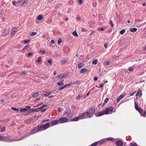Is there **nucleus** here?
I'll list each match as a JSON object with an SVG mask.
<instances>
[{"label": "nucleus", "instance_id": "18", "mask_svg": "<svg viewBox=\"0 0 146 146\" xmlns=\"http://www.w3.org/2000/svg\"><path fill=\"white\" fill-rule=\"evenodd\" d=\"M39 95V93L38 92H36V93H33L32 95L33 97L34 98L36 97H37Z\"/></svg>", "mask_w": 146, "mask_h": 146}, {"label": "nucleus", "instance_id": "10", "mask_svg": "<svg viewBox=\"0 0 146 146\" xmlns=\"http://www.w3.org/2000/svg\"><path fill=\"white\" fill-rule=\"evenodd\" d=\"M37 131L38 132L44 130L41 125L38 126L37 127Z\"/></svg>", "mask_w": 146, "mask_h": 146}, {"label": "nucleus", "instance_id": "51", "mask_svg": "<svg viewBox=\"0 0 146 146\" xmlns=\"http://www.w3.org/2000/svg\"><path fill=\"white\" fill-rule=\"evenodd\" d=\"M96 32H95L94 31H92L91 33L90 34V36H92L94 33H95Z\"/></svg>", "mask_w": 146, "mask_h": 146}, {"label": "nucleus", "instance_id": "25", "mask_svg": "<svg viewBox=\"0 0 146 146\" xmlns=\"http://www.w3.org/2000/svg\"><path fill=\"white\" fill-rule=\"evenodd\" d=\"M36 32H32L31 33V34H30L29 35L31 36H33L35 35H36Z\"/></svg>", "mask_w": 146, "mask_h": 146}, {"label": "nucleus", "instance_id": "17", "mask_svg": "<svg viewBox=\"0 0 146 146\" xmlns=\"http://www.w3.org/2000/svg\"><path fill=\"white\" fill-rule=\"evenodd\" d=\"M20 108H14V107H12L11 108V109L12 110H14V111H17V112H18L19 111V109H20Z\"/></svg>", "mask_w": 146, "mask_h": 146}, {"label": "nucleus", "instance_id": "53", "mask_svg": "<svg viewBox=\"0 0 146 146\" xmlns=\"http://www.w3.org/2000/svg\"><path fill=\"white\" fill-rule=\"evenodd\" d=\"M113 138L111 137H109L107 138V140H113Z\"/></svg>", "mask_w": 146, "mask_h": 146}, {"label": "nucleus", "instance_id": "49", "mask_svg": "<svg viewBox=\"0 0 146 146\" xmlns=\"http://www.w3.org/2000/svg\"><path fill=\"white\" fill-rule=\"evenodd\" d=\"M51 94V93H48L45 94L46 97H47L50 94Z\"/></svg>", "mask_w": 146, "mask_h": 146}, {"label": "nucleus", "instance_id": "33", "mask_svg": "<svg viewBox=\"0 0 146 146\" xmlns=\"http://www.w3.org/2000/svg\"><path fill=\"white\" fill-rule=\"evenodd\" d=\"M62 42V40L61 39H59L58 40L57 43L58 44H60Z\"/></svg>", "mask_w": 146, "mask_h": 146}, {"label": "nucleus", "instance_id": "40", "mask_svg": "<svg viewBox=\"0 0 146 146\" xmlns=\"http://www.w3.org/2000/svg\"><path fill=\"white\" fill-rule=\"evenodd\" d=\"M72 84V83H71V84H66L64 85V86H65V88L66 87H67L68 86H71Z\"/></svg>", "mask_w": 146, "mask_h": 146}, {"label": "nucleus", "instance_id": "58", "mask_svg": "<svg viewBox=\"0 0 146 146\" xmlns=\"http://www.w3.org/2000/svg\"><path fill=\"white\" fill-rule=\"evenodd\" d=\"M51 59H50L47 60V62L49 63L50 64L51 63Z\"/></svg>", "mask_w": 146, "mask_h": 146}, {"label": "nucleus", "instance_id": "41", "mask_svg": "<svg viewBox=\"0 0 146 146\" xmlns=\"http://www.w3.org/2000/svg\"><path fill=\"white\" fill-rule=\"evenodd\" d=\"M47 106V105H43L41 107H40L39 108H40V109H42L43 108H44V107L46 106Z\"/></svg>", "mask_w": 146, "mask_h": 146}, {"label": "nucleus", "instance_id": "44", "mask_svg": "<svg viewBox=\"0 0 146 146\" xmlns=\"http://www.w3.org/2000/svg\"><path fill=\"white\" fill-rule=\"evenodd\" d=\"M136 91H135V92H133L132 93H130V96H133L134 95V94L136 93Z\"/></svg>", "mask_w": 146, "mask_h": 146}, {"label": "nucleus", "instance_id": "60", "mask_svg": "<svg viewBox=\"0 0 146 146\" xmlns=\"http://www.w3.org/2000/svg\"><path fill=\"white\" fill-rule=\"evenodd\" d=\"M78 3L80 4H82V0H79Z\"/></svg>", "mask_w": 146, "mask_h": 146}, {"label": "nucleus", "instance_id": "47", "mask_svg": "<svg viewBox=\"0 0 146 146\" xmlns=\"http://www.w3.org/2000/svg\"><path fill=\"white\" fill-rule=\"evenodd\" d=\"M39 52L40 53H41L43 54H45V52L44 51H42L41 50H40Z\"/></svg>", "mask_w": 146, "mask_h": 146}, {"label": "nucleus", "instance_id": "1", "mask_svg": "<svg viewBox=\"0 0 146 146\" xmlns=\"http://www.w3.org/2000/svg\"><path fill=\"white\" fill-rule=\"evenodd\" d=\"M113 108L112 107H110L109 108H107L105 110H103L101 111L98 113H95V115L96 117H98L101 116L104 114H107L108 113L109 111H112Z\"/></svg>", "mask_w": 146, "mask_h": 146}, {"label": "nucleus", "instance_id": "59", "mask_svg": "<svg viewBox=\"0 0 146 146\" xmlns=\"http://www.w3.org/2000/svg\"><path fill=\"white\" fill-rule=\"evenodd\" d=\"M46 109H44L42 110H41V111L42 112H44L46 111Z\"/></svg>", "mask_w": 146, "mask_h": 146}, {"label": "nucleus", "instance_id": "8", "mask_svg": "<svg viewBox=\"0 0 146 146\" xmlns=\"http://www.w3.org/2000/svg\"><path fill=\"white\" fill-rule=\"evenodd\" d=\"M17 31V29L16 28L13 29L11 30V35L13 36L16 33Z\"/></svg>", "mask_w": 146, "mask_h": 146}, {"label": "nucleus", "instance_id": "24", "mask_svg": "<svg viewBox=\"0 0 146 146\" xmlns=\"http://www.w3.org/2000/svg\"><path fill=\"white\" fill-rule=\"evenodd\" d=\"M5 130V126L3 127H2L1 128V133H3L4 132Z\"/></svg>", "mask_w": 146, "mask_h": 146}, {"label": "nucleus", "instance_id": "45", "mask_svg": "<svg viewBox=\"0 0 146 146\" xmlns=\"http://www.w3.org/2000/svg\"><path fill=\"white\" fill-rule=\"evenodd\" d=\"M128 70L130 71H131L133 70V69L132 67H130L129 68Z\"/></svg>", "mask_w": 146, "mask_h": 146}, {"label": "nucleus", "instance_id": "19", "mask_svg": "<svg viewBox=\"0 0 146 146\" xmlns=\"http://www.w3.org/2000/svg\"><path fill=\"white\" fill-rule=\"evenodd\" d=\"M137 31V28H131L130 29V31L131 32H135Z\"/></svg>", "mask_w": 146, "mask_h": 146}, {"label": "nucleus", "instance_id": "27", "mask_svg": "<svg viewBox=\"0 0 146 146\" xmlns=\"http://www.w3.org/2000/svg\"><path fill=\"white\" fill-rule=\"evenodd\" d=\"M57 84L59 86H62L64 85V84L63 83H62L60 82H58L57 83Z\"/></svg>", "mask_w": 146, "mask_h": 146}, {"label": "nucleus", "instance_id": "7", "mask_svg": "<svg viewBox=\"0 0 146 146\" xmlns=\"http://www.w3.org/2000/svg\"><path fill=\"white\" fill-rule=\"evenodd\" d=\"M125 94V93H123L117 98L116 100L117 102H118L121 99H122Z\"/></svg>", "mask_w": 146, "mask_h": 146}, {"label": "nucleus", "instance_id": "55", "mask_svg": "<svg viewBox=\"0 0 146 146\" xmlns=\"http://www.w3.org/2000/svg\"><path fill=\"white\" fill-rule=\"evenodd\" d=\"M104 85V84L103 83H102L100 84V87L101 88H102L103 87Z\"/></svg>", "mask_w": 146, "mask_h": 146}, {"label": "nucleus", "instance_id": "56", "mask_svg": "<svg viewBox=\"0 0 146 146\" xmlns=\"http://www.w3.org/2000/svg\"><path fill=\"white\" fill-rule=\"evenodd\" d=\"M28 46H29V45H27L25 46L24 48H23V50H25V49H26L28 47Z\"/></svg>", "mask_w": 146, "mask_h": 146}, {"label": "nucleus", "instance_id": "28", "mask_svg": "<svg viewBox=\"0 0 146 146\" xmlns=\"http://www.w3.org/2000/svg\"><path fill=\"white\" fill-rule=\"evenodd\" d=\"M109 100V98H106L104 101V103L103 104V106L104 105V104H105L106 103L108 102Z\"/></svg>", "mask_w": 146, "mask_h": 146}, {"label": "nucleus", "instance_id": "42", "mask_svg": "<svg viewBox=\"0 0 146 146\" xmlns=\"http://www.w3.org/2000/svg\"><path fill=\"white\" fill-rule=\"evenodd\" d=\"M104 30V29L102 27H100V28H98V30H100L101 31H103Z\"/></svg>", "mask_w": 146, "mask_h": 146}, {"label": "nucleus", "instance_id": "63", "mask_svg": "<svg viewBox=\"0 0 146 146\" xmlns=\"http://www.w3.org/2000/svg\"><path fill=\"white\" fill-rule=\"evenodd\" d=\"M58 110L59 112H60L61 110V108H59L58 109Z\"/></svg>", "mask_w": 146, "mask_h": 146}, {"label": "nucleus", "instance_id": "64", "mask_svg": "<svg viewBox=\"0 0 146 146\" xmlns=\"http://www.w3.org/2000/svg\"><path fill=\"white\" fill-rule=\"evenodd\" d=\"M32 54V53L31 52H29L28 53V56H30Z\"/></svg>", "mask_w": 146, "mask_h": 146}, {"label": "nucleus", "instance_id": "36", "mask_svg": "<svg viewBox=\"0 0 146 146\" xmlns=\"http://www.w3.org/2000/svg\"><path fill=\"white\" fill-rule=\"evenodd\" d=\"M81 96L80 95L77 96L76 98V99L77 100H79L80 99Z\"/></svg>", "mask_w": 146, "mask_h": 146}, {"label": "nucleus", "instance_id": "9", "mask_svg": "<svg viewBox=\"0 0 146 146\" xmlns=\"http://www.w3.org/2000/svg\"><path fill=\"white\" fill-rule=\"evenodd\" d=\"M59 122V121L57 120H53L51 122V126H52L56 125Z\"/></svg>", "mask_w": 146, "mask_h": 146}, {"label": "nucleus", "instance_id": "4", "mask_svg": "<svg viewBox=\"0 0 146 146\" xmlns=\"http://www.w3.org/2000/svg\"><path fill=\"white\" fill-rule=\"evenodd\" d=\"M68 120V119L66 117H63L60 118L59 121L60 123H63L67 122Z\"/></svg>", "mask_w": 146, "mask_h": 146}, {"label": "nucleus", "instance_id": "3", "mask_svg": "<svg viewBox=\"0 0 146 146\" xmlns=\"http://www.w3.org/2000/svg\"><path fill=\"white\" fill-rule=\"evenodd\" d=\"M95 110L93 107H90L89 109V111L88 112V114L91 115V116L92 117L93 116V113L95 112Z\"/></svg>", "mask_w": 146, "mask_h": 146}, {"label": "nucleus", "instance_id": "35", "mask_svg": "<svg viewBox=\"0 0 146 146\" xmlns=\"http://www.w3.org/2000/svg\"><path fill=\"white\" fill-rule=\"evenodd\" d=\"M98 143V142H94L91 144L92 146H96Z\"/></svg>", "mask_w": 146, "mask_h": 146}, {"label": "nucleus", "instance_id": "30", "mask_svg": "<svg viewBox=\"0 0 146 146\" xmlns=\"http://www.w3.org/2000/svg\"><path fill=\"white\" fill-rule=\"evenodd\" d=\"M72 34L74 36H78V35L77 34V33L76 31H74L72 33Z\"/></svg>", "mask_w": 146, "mask_h": 146}, {"label": "nucleus", "instance_id": "38", "mask_svg": "<svg viewBox=\"0 0 146 146\" xmlns=\"http://www.w3.org/2000/svg\"><path fill=\"white\" fill-rule=\"evenodd\" d=\"M67 62V61L66 60H62V62L63 64H64L66 63Z\"/></svg>", "mask_w": 146, "mask_h": 146}, {"label": "nucleus", "instance_id": "32", "mask_svg": "<svg viewBox=\"0 0 146 146\" xmlns=\"http://www.w3.org/2000/svg\"><path fill=\"white\" fill-rule=\"evenodd\" d=\"M110 60H109L106 61L105 63V65H109L110 63Z\"/></svg>", "mask_w": 146, "mask_h": 146}, {"label": "nucleus", "instance_id": "26", "mask_svg": "<svg viewBox=\"0 0 146 146\" xmlns=\"http://www.w3.org/2000/svg\"><path fill=\"white\" fill-rule=\"evenodd\" d=\"M98 62V60L97 59H95L94 60L92 61V64H97Z\"/></svg>", "mask_w": 146, "mask_h": 146}, {"label": "nucleus", "instance_id": "34", "mask_svg": "<svg viewBox=\"0 0 146 146\" xmlns=\"http://www.w3.org/2000/svg\"><path fill=\"white\" fill-rule=\"evenodd\" d=\"M130 146H137V144L136 143H130Z\"/></svg>", "mask_w": 146, "mask_h": 146}, {"label": "nucleus", "instance_id": "29", "mask_svg": "<svg viewBox=\"0 0 146 146\" xmlns=\"http://www.w3.org/2000/svg\"><path fill=\"white\" fill-rule=\"evenodd\" d=\"M125 30L124 29H122L120 31V33L121 35H123L125 32Z\"/></svg>", "mask_w": 146, "mask_h": 146}, {"label": "nucleus", "instance_id": "22", "mask_svg": "<svg viewBox=\"0 0 146 146\" xmlns=\"http://www.w3.org/2000/svg\"><path fill=\"white\" fill-rule=\"evenodd\" d=\"M43 18V17L41 15H39L37 17V19L38 20H40L42 19Z\"/></svg>", "mask_w": 146, "mask_h": 146}, {"label": "nucleus", "instance_id": "13", "mask_svg": "<svg viewBox=\"0 0 146 146\" xmlns=\"http://www.w3.org/2000/svg\"><path fill=\"white\" fill-rule=\"evenodd\" d=\"M116 145L118 146H122L123 145V143L120 140L117 141L116 142Z\"/></svg>", "mask_w": 146, "mask_h": 146}, {"label": "nucleus", "instance_id": "6", "mask_svg": "<svg viewBox=\"0 0 146 146\" xmlns=\"http://www.w3.org/2000/svg\"><path fill=\"white\" fill-rule=\"evenodd\" d=\"M50 125V123H48L45 125L42 124L41 125L44 130L49 127Z\"/></svg>", "mask_w": 146, "mask_h": 146}, {"label": "nucleus", "instance_id": "46", "mask_svg": "<svg viewBox=\"0 0 146 146\" xmlns=\"http://www.w3.org/2000/svg\"><path fill=\"white\" fill-rule=\"evenodd\" d=\"M49 121V119H44L42 120V123L45 122H47L48 121Z\"/></svg>", "mask_w": 146, "mask_h": 146}, {"label": "nucleus", "instance_id": "50", "mask_svg": "<svg viewBox=\"0 0 146 146\" xmlns=\"http://www.w3.org/2000/svg\"><path fill=\"white\" fill-rule=\"evenodd\" d=\"M36 130H37V129L35 128V129H33L31 131V132H32V131H36L35 132H38L37 131H36Z\"/></svg>", "mask_w": 146, "mask_h": 146}, {"label": "nucleus", "instance_id": "31", "mask_svg": "<svg viewBox=\"0 0 146 146\" xmlns=\"http://www.w3.org/2000/svg\"><path fill=\"white\" fill-rule=\"evenodd\" d=\"M21 0H19L18 1L16 2L17 5V6L19 5L21 3Z\"/></svg>", "mask_w": 146, "mask_h": 146}, {"label": "nucleus", "instance_id": "12", "mask_svg": "<svg viewBox=\"0 0 146 146\" xmlns=\"http://www.w3.org/2000/svg\"><path fill=\"white\" fill-rule=\"evenodd\" d=\"M78 63L79 64L78 65V68H80L82 67V66H84V63L81 62H78Z\"/></svg>", "mask_w": 146, "mask_h": 146}, {"label": "nucleus", "instance_id": "54", "mask_svg": "<svg viewBox=\"0 0 146 146\" xmlns=\"http://www.w3.org/2000/svg\"><path fill=\"white\" fill-rule=\"evenodd\" d=\"M29 41H30L29 40H25L24 41V42L25 43H26L29 42Z\"/></svg>", "mask_w": 146, "mask_h": 146}, {"label": "nucleus", "instance_id": "23", "mask_svg": "<svg viewBox=\"0 0 146 146\" xmlns=\"http://www.w3.org/2000/svg\"><path fill=\"white\" fill-rule=\"evenodd\" d=\"M21 108L20 109H19V111H20L21 112L25 111L27 110V109L26 108Z\"/></svg>", "mask_w": 146, "mask_h": 146}, {"label": "nucleus", "instance_id": "2", "mask_svg": "<svg viewBox=\"0 0 146 146\" xmlns=\"http://www.w3.org/2000/svg\"><path fill=\"white\" fill-rule=\"evenodd\" d=\"M91 115L88 114V111L84 112L83 113L80 114L78 116L80 119H83L84 118L88 117L90 118L91 117Z\"/></svg>", "mask_w": 146, "mask_h": 146}, {"label": "nucleus", "instance_id": "39", "mask_svg": "<svg viewBox=\"0 0 146 146\" xmlns=\"http://www.w3.org/2000/svg\"><path fill=\"white\" fill-rule=\"evenodd\" d=\"M110 23L112 27H113V23L111 20L110 21Z\"/></svg>", "mask_w": 146, "mask_h": 146}, {"label": "nucleus", "instance_id": "57", "mask_svg": "<svg viewBox=\"0 0 146 146\" xmlns=\"http://www.w3.org/2000/svg\"><path fill=\"white\" fill-rule=\"evenodd\" d=\"M146 115V112L145 111H144L143 113V116L144 117H145Z\"/></svg>", "mask_w": 146, "mask_h": 146}, {"label": "nucleus", "instance_id": "5", "mask_svg": "<svg viewBox=\"0 0 146 146\" xmlns=\"http://www.w3.org/2000/svg\"><path fill=\"white\" fill-rule=\"evenodd\" d=\"M135 109L138 111L141 114L143 111V110L141 108L138 107L135 102Z\"/></svg>", "mask_w": 146, "mask_h": 146}, {"label": "nucleus", "instance_id": "52", "mask_svg": "<svg viewBox=\"0 0 146 146\" xmlns=\"http://www.w3.org/2000/svg\"><path fill=\"white\" fill-rule=\"evenodd\" d=\"M26 3V1L25 0L22 1L21 3H22V5H23Z\"/></svg>", "mask_w": 146, "mask_h": 146}, {"label": "nucleus", "instance_id": "21", "mask_svg": "<svg viewBox=\"0 0 146 146\" xmlns=\"http://www.w3.org/2000/svg\"><path fill=\"white\" fill-rule=\"evenodd\" d=\"M67 75L65 74H62L60 75L59 77L60 78V79H62L63 78L65 77Z\"/></svg>", "mask_w": 146, "mask_h": 146}, {"label": "nucleus", "instance_id": "15", "mask_svg": "<svg viewBox=\"0 0 146 146\" xmlns=\"http://www.w3.org/2000/svg\"><path fill=\"white\" fill-rule=\"evenodd\" d=\"M80 119V118H79V116H78V117L72 119L71 121H77L79 120Z\"/></svg>", "mask_w": 146, "mask_h": 146}, {"label": "nucleus", "instance_id": "37", "mask_svg": "<svg viewBox=\"0 0 146 146\" xmlns=\"http://www.w3.org/2000/svg\"><path fill=\"white\" fill-rule=\"evenodd\" d=\"M41 57H39L38 58V59H37V62H40L41 61Z\"/></svg>", "mask_w": 146, "mask_h": 146}, {"label": "nucleus", "instance_id": "61", "mask_svg": "<svg viewBox=\"0 0 146 146\" xmlns=\"http://www.w3.org/2000/svg\"><path fill=\"white\" fill-rule=\"evenodd\" d=\"M98 79V78L97 77L95 76L94 78V80L95 81H96Z\"/></svg>", "mask_w": 146, "mask_h": 146}, {"label": "nucleus", "instance_id": "43", "mask_svg": "<svg viewBox=\"0 0 146 146\" xmlns=\"http://www.w3.org/2000/svg\"><path fill=\"white\" fill-rule=\"evenodd\" d=\"M12 3L13 5L15 6H17V5L16 2L15 1H14L12 2Z\"/></svg>", "mask_w": 146, "mask_h": 146}, {"label": "nucleus", "instance_id": "62", "mask_svg": "<svg viewBox=\"0 0 146 146\" xmlns=\"http://www.w3.org/2000/svg\"><path fill=\"white\" fill-rule=\"evenodd\" d=\"M54 43V40H52L51 41V43L52 44H53Z\"/></svg>", "mask_w": 146, "mask_h": 146}, {"label": "nucleus", "instance_id": "16", "mask_svg": "<svg viewBox=\"0 0 146 146\" xmlns=\"http://www.w3.org/2000/svg\"><path fill=\"white\" fill-rule=\"evenodd\" d=\"M30 110L31 111H38L40 110V108H33V109H30Z\"/></svg>", "mask_w": 146, "mask_h": 146}, {"label": "nucleus", "instance_id": "48", "mask_svg": "<svg viewBox=\"0 0 146 146\" xmlns=\"http://www.w3.org/2000/svg\"><path fill=\"white\" fill-rule=\"evenodd\" d=\"M64 88H65V86H63L59 88V90H62L63 89H64Z\"/></svg>", "mask_w": 146, "mask_h": 146}, {"label": "nucleus", "instance_id": "11", "mask_svg": "<svg viewBox=\"0 0 146 146\" xmlns=\"http://www.w3.org/2000/svg\"><path fill=\"white\" fill-rule=\"evenodd\" d=\"M142 95V90H140L139 91H138L137 93L136 94L135 96H137L138 95H139V96H141Z\"/></svg>", "mask_w": 146, "mask_h": 146}, {"label": "nucleus", "instance_id": "14", "mask_svg": "<svg viewBox=\"0 0 146 146\" xmlns=\"http://www.w3.org/2000/svg\"><path fill=\"white\" fill-rule=\"evenodd\" d=\"M7 138L6 137L0 136V141H5L7 140Z\"/></svg>", "mask_w": 146, "mask_h": 146}, {"label": "nucleus", "instance_id": "20", "mask_svg": "<svg viewBox=\"0 0 146 146\" xmlns=\"http://www.w3.org/2000/svg\"><path fill=\"white\" fill-rule=\"evenodd\" d=\"M86 70V69L85 68L82 69L80 71V73L81 74H83L84 73Z\"/></svg>", "mask_w": 146, "mask_h": 146}]
</instances>
